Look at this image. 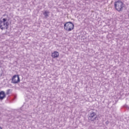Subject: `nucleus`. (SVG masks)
Masks as SVG:
<instances>
[{
	"label": "nucleus",
	"instance_id": "f03ea898",
	"mask_svg": "<svg viewBox=\"0 0 129 129\" xmlns=\"http://www.w3.org/2000/svg\"><path fill=\"white\" fill-rule=\"evenodd\" d=\"M63 28L66 31L71 32V31L74 29V24L72 22H67L64 24Z\"/></svg>",
	"mask_w": 129,
	"mask_h": 129
},
{
	"label": "nucleus",
	"instance_id": "20e7f679",
	"mask_svg": "<svg viewBox=\"0 0 129 129\" xmlns=\"http://www.w3.org/2000/svg\"><path fill=\"white\" fill-rule=\"evenodd\" d=\"M90 121H95V120H98V117L96 112H92L88 117Z\"/></svg>",
	"mask_w": 129,
	"mask_h": 129
},
{
	"label": "nucleus",
	"instance_id": "39448f33",
	"mask_svg": "<svg viewBox=\"0 0 129 129\" xmlns=\"http://www.w3.org/2000/svg\"><path fill=\"white\" fill-rule=\"evenodd\" d=\"M12 83L16 84L20 82V77L18 75H14L12 79Z\"/></svg>",
	"mask_w": 129,
	"mask_h": 129
},
{
	"label": "nucleus",
	"instance_id": "7ed1b4c3",
	"mask_svg": "<svg viewBox=\"0 0 129 129\" xmlns=\"http://www.w3.org/2000/svg\"><path fill=\"white\" fill-rule=\"evenodd\" d=\"M7 18H4L3 21H0V29L1 30H3L4 29H7L8 30L9 22L7 21Z\"/></svg>",
	"mask_w": 129,
	"mask_h": 129
},
{
	"label": "nucleus",
	"instance_id": "1a4fd4ad",
	"mask_svg": "<svg viewBox=\"0 0 129 129\" xmlns=\"http://www.w3.org/2000/svg\"><path fill=\"white\" fill-rule=\"evenodd\" d=\"M10 91H11V89L7 90L6 92V94H7V95H9V94H10Z\"/></svg>",
	"mask_w": 129,
	"mask_h": 129
},
{
	"label": "nucleus",
	"instance_id": "9d476101",
	"mask_svg": "<svg viewBox=\"0 0 129 129\" xmlns=\"http://www.w3.org/2000/svg\"><path fill=\"white\" fill-rule=\"evenodd\" d=\"M0 65H2V62L1 61V60H0Z\"/></svg>",
	"mask_w": 129,
	"mask_h": 129
},
{
	"label": "nucleus",
	"instance_id": "6e6552de",
	"mask_svg": "<svg viewBox=\"0 0 129 129\" xmlns=\"http://www.w3.org/2000/svg\"><path fill=\"white\" fill-rule=\"evenodd\" d=\"M48 14H50V12L49 11H45L44 13H43V15L46 18L49 17Z\"/></svg>",
	"mask_w": 129,
	"mask_h": 129
},
{
	"label": "nucleus",
	"instance_id": "f257e3e1",
	"mask_svg": "<svg viewBox=\"0 0 129 129\" xmlns=\"http://www.w3.org/2000/svg\"><path fill=\"white\" fill-rule=\"evenodd\" d=\"M114 8L117 12H122L123 10V8H124V4H123V2L120 1V0H118V1H116L114 3Z\"/></svg>",
	"mask_w": 129,
	"mask_h": 129
},
{
	"label": "nucleus",
	"instance_id": "0eeeda50",
	"mask_svg": "<svg viewBox=\"0 0 129 129\" xmlns=\"http://www.w3.org/2000/svg\"><path fill=\"white\" fill-rule=\"evenodd\" d=\"M51 57L54 58H58V57H59V52L57 51H54L51 54Z\"/></svg>",
	"mask_w": 129,
	"mask_h": 129
},
{
	"label": "nucleus",
	"instance_id": "9b49d317",
	"mask_svg": "<svg viewBox=\"0 0 129 129\" xmlns=\"http://www.w3.org/2000/svg\"><path fill=\"white\" fill-rule=\"evenodd\" d=\"M0 129H3V128H2V127H0Z\"/></svg>",
	"mask_w": 129,
	"mask_h": 129
},
{
	"label": "nucleus",
	"instance_id": "423d86ee",
	"mask_svg": "<svg viewBox=\"0 0 129 129\" xmlns=\"http://www.w3.org/2000/svg\"><path fill=\"white\" fill-rule=\"evenodd\" d=\"M6 96L5 91H2L0 92V100H3L4 99L6 98Z\"/></svg>",
	"mask_w": 129,
	"mask_h": 129
}]
</instances>
